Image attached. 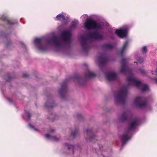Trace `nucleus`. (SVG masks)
Listing matches in <instances>:
<instances>
[{"label":"nucleus","mask_w":157,"mask_h":157,"mask_svg":"<svg viewBox=\"0 0 157 157\" xmlns=\"http://www.w3.org/2000/svg\"><path fill=\"white\" fill-rule=\"evenodd\" d=\"M125 60H124L123 61H122V63L123 65H122V66L121 67L120 70V71L121 73H124L126 71V68L125 67L124 65V62Z\"/></svg>","instance_id":"obj_17"},{"label":"nucleus","mask_w":157,"mask_h":157,"mask_svg":"<svg viewBox=\"0 0 157 157\" xmlns=\"http://www.w3.org/2000/svg\"><path fill=\"white\" fill-rule=\"evenodd\" d=\"M127 42H126V43H125L124 44V46H123V48L121 52V54H122L123 53V52L124 51L126 48V46H127Z\"/></svg>","instance_id":"obj_20"},{"label":"nucleus","mask_w":157,"mask_h":157,"mask_svg":"<svg viewBox=\"0 0 157 157\" xmlns=\"http://www.w3.org/2000/svg\"><path fill=\"white\" fill-rule=\"evenodd\" d=\"M65 145L68 148L71 149L72 152L73 151V149L74 148V146L73 145L68 144H66Z\"/></svg>","instance_id":"obj_19"},{"label":"nucleus","mask_w":157,"mask_h":157,"mask_svg":"<svg viewBox=\"0 0 157 157\" xmlns=\"http://www.w3.org/2000/svg\"><path fill=\"white\" fill-rule=\"evenodd\" d=\"M34 129L35 130V131H37V129H36V128H34Z\"/></svg>","instance_id":"obj_26"},{"label":"nucleus","mask_w":157,"mask_h":157,"mask_svg":"<svg viewBox=\"0 0 157 157\" xmlns=\"http://www.w3.org/2000/svg\"><path fill=\"white\" fill-rule=\"evenodd\" d=\"M147 51V48L146 47H144L142 49V51L143 53H145Z\"/></svg>","instance_id":"obj_21"},{"label":"nucleus","mask_w":157,"mask_h":157,"mask_svg":"<svg viewBox=\"0 0 157 157\" xmlns=\"http://www.w3.org/2000/svg\"><path fill=\"white\" fill-rule=\"evenodd\" d=\"M71 35V33L70 32L67 30L64 31L62 34L63 40L66 41L69 40Z\"/></svg>","instance_id":"obj_9"},{"label":"nucleus","mask_w":157,"mask_h":157,"mask_svg":"<svg viewBox=\"0 0 157 157\" xmlns=\"http://www.w3.org/2000/svg\"><path fill=\"white\" fill-rule=\"evenodd\" d=\"M153 80L156 83H157V78H154Z\"/></svg>","instance_id":"obj_24"},{"label":"nucleus","mask_w":157,"mask_h":157,"mask_svg":"<svg viewBox=\"0 0 157 157\" xmlns=\"http://www.w3.org/2000/svg\"><path fill=\"white\" fill-rule=\"evenodd\" d=\"M5 20H8V18L7 17H6Z\"/></svg>","instance_id":"obj_25"},{"label":"nucleus","mask_w":157,"mask_h":157,"mask_svg":"<svg viewBox=\"0 0 157 157\" xmlns=\"http://www.w3.org/2000/svg\"><path fill=\"white\" fill-rule=\"evenodd\" d=\"M152 74L157 75V70H156L155 71H152Z\"/></svg>","instance_id":"obj_22"},{"label":"nucleus","mask_w":157,"mask_h":157,"mask_svg":"<svg viewBox=\"0 0 157 157\" xmlns=\"http://www.w3.org/2000/svg\"><path fill=\"white\" fill-rule=\"evenodd\" d=\"M137 121L135 120L132 122L128 126L126 132L128 133H124L121 136V139L122 143H124L129 139L128 133L130 131L133 129L137 125Z\"/></svg>","instance_id":"obj_3"},{"label":"nucleus","mask_w":157,"mask_h":157,"mask_svg":"<svg viewBox=\"0 0 157 157\" xmlns=\"http://www.w3.org/2000/svg\"><path fill=\"white\" fill-rule=\"evenodd\" d=\"M147 110H148V109H147Z\"/></svg>","instance_id":"obj_31"},{"label":"nucleus","mask_w":157,"mask_h":157,"mask_svg":"<svg viewBox=\"0 0 157 157\" xmlns=\"http://www.w3.org/2000/svg\"><path fill=\"white\" fill-rule=\"evenodd\" d=\"M81 18L82 20H93L91 17H89L87 14H83L82 15Z\"/></svg>","instance_id":"obj_16"},{"label":"nucleus","mask_w":157,"mask_h":157,"mask_svg":"<svg viewBox=\"0 0 157 157\" xmlns=\"http://www.w3.org/2000/svg\"><path fill=\"white\" fill-rule=\"evenodd\" d=\"M127 32V29L126 28H122L120 29H117L116 31V33L121 37L125 36Z\"/></svg>","instance_id":"obj_7"},{"label":"nucleus","mask_w":157,"mask_h":157,"mask_svg":"<svg viewBox=\"0 0 157 157\" xmlns=\"http://www.w3.org/2000/svg\"><path fill=\"white\" fill-rule=\"evenodd\" d=\"M127 93V87L124 86L121 88L115 96V103L117 104L122 103Z\"/></svg>","instance_id":"obj_1"},{"label":"nucleus","mask_w":157,"mask_h":157,"mask_svg":"<svg viewBox=\"0 0 157 157\" xmlns=\"http://www.w3.org/2000/svg\"><path fill=\"white\" fill-rule=\"evenodd\" d=\"M95 76V74L93 72L90 71H88L85 75V77L87 79Z\"/></svg>","instance_id":"obj_15"},{"label":"nucleus","mask_w":157,"mask_h":157,"mask_svg":"<svg viewBox=\"0 0 157 157\" xmlns=\"http://www.w3.org/2000/svg\"><path fill=\"white\" fill-rule=\"evenodd\" d=\"M56 20H69L70 18V16L67 15L66 13L62 12L61 13H59L56 16Z\"/></svg>","instance_id":"obj_10"},{"label":"nucleus","mask_w":157,"mask_h":157,"mask_svg":"<svg viewBox=\"0 0 157 157\" xmlns=\"http://www.w3.org/2000/svg\"><path fill=\"white\" fill-rule=\"evenodd\" d=\"M85 27L88 29L101 28L100 25L97 24L94 20H86L85 23Z\"/></svg>","instance_id":"obj_5"},{"label":"nucleus","mask_w":157,"mask_h":157,"mask_svg":"<svg viewBox=\"0 0 157 157\" xmlns=\"http://www.w3.org/2000/svg\"><path fill=\"white\" fill-rule=\"evenodd\" d=\"M28 116H29V114L28 115Z\"/></svg>","instance_id":"obj_27"},{"label":"nucleus","mask_w":157,"mask_h":157,"mask_svg":"<svg viewBox=\"0 0 157 157\" xmlns=\"http://www.w3.org/2000/svg\"><path fill=\"white\" fill-rule=\"evenodd\" d=\"M146 99L143 97H137L133 101V104L137 106L144 107L146 105Z\"/></svg>","instance_id":"obj_4"},{"label":"nucleus","mask_w":157,"mask_h":157,"mask_svg":"<svg viewBox=\"0 0 157 157\" xmlns=\"http://www.w3.org/2000/svg\"><path fill=\"white\" fill-rule=\"evenodd\" d=\"M140 71L143 75H144L145 73V72L144 70L140 69Z\"/></svg>","instance_id":"obj_23"},{"label":"nucleus","mask_w":157,"mask_h":157,"mask_svg":"<svg viewBox=\"0 0 157 157\" xmlns=\"http://www.w3.org/2000/svg\"><path fill=\"white\" fill-rule=\"evenodd\" d=\"M117 77V74L114 72H108L105 74V78L108 80H113Z\"/></svg>","instance_id":"obj_8"},{"label":"nucleus","mask_w":157,"mask_h":157,"mask_svg":"<svg viewBox=\"0 0 157 157\" xmlns=\"http://www.w3.org/2000/svg\"><path fill=\"white\" fill-rule=\"evenodd\" d=\"M82 40V47L83 48H85V45L84 44L86 45V43L87 42V39L86 38H84L83 37H82L81 38Z\"/></svg>","instance_id":"obj_18"},{"label":"nucleus","mask_w":157,"mask_h":157,"mask_svg":"<svg viewBox=\"0 0 157 157\" xmlns=\"http://www.w3.org/2000/svg\"><path fill=\"white\" fill-rule=\"evenodd\" d=\"M45 137L48 139H50L56 142H57L60 140V138L59 137H57L56 136H51L49 134H46Z\"/></svg>","instance_id":"obj_12"},{"label":"nucleus","mask_w":157,"mask_h":157,"mask_svg":"<svg viewBox=\"0 0 157 157\" xmlns=\"http://www.w3.org/2000/svg\"><path fill=\"white\" fill-rule=\"evenodd\" d=\"M41 41V40L40 38H36L35 40V44L37 45V48L39 51L41 52L45 51L47 47L46 46L40 44Z\"/></svg>","instance_id":"obj_6"},{"label":"nucleus","mask_w":157,"mask_h":157,"mask_svg":"<svg viewBox=\"0 0 157 157\" xmlns=\"http://www.w3.org/2000/svg\"><path fill=\"white\" fill-rule=\"evenodd\" d=\"M99 35L97 33H91L89 36L90 38L94 39H97L98 38Z\"/></svg>","instance_id":"obj_13"},{"label":"nucleus","mask_w":157,"mask_h":157,"mask_svg":"<svg viewBox=\"0 0 157 157\" xmlns=\"http://www.w3.org/2000/svg\"><path fill=\"white\" fill-rule=\"evenodd\" d=\"M127 117V114L126 113H124L119 116L120 120L121 121L125 120Z\"/></svg>","instance_id":"obj_14"},{"label":"nucleus","mask_w":157,"mask_h":157,"mask_svg":"<svg viewBox=\"0 0 157 157\" xmlns=\"http://www.w3.org/2000/svg\"><path fill=\"white\" fill-rule=\"evenodd\" d=\"M72 135H73V136H74V134L73 135L72 134Z\"/></svg>","instance_id":"obj_28"},{"label":"nucleus","mask_w":157,"mask_h":157,"mask_svg":"<svg viewBox=\"0 0 157 157\" xmlns=\"http://www.w3.org/2000/svg\"><path fill=\"white\" fill-rule=\"evenodd\" d=\"M53 131H52V132H53V131H54V130H53Z\"/></svg>","instance_id":"obj_30"},{"label":"nucleus","mask_w":157,"mask_h":157,"mask_svg":"<svg viewBox=\"0 0 157 157\" xmlns=\"http://www.w3.org/2000/svg\"><path fill=\"white\" fill-rule=\"evenodd\" d=\"M127 82L129 84L133 85L140 89L143 92L146 90L147 88V85L140 81L132 77H130L127 79Z\"/></svg>","instance_id":"obj_2"},{"label":"nucleus","mask_w":157,"mask_h":157,"mask_svg":"<svg viewBox=\"0 0 157 157\" xmlns=\"http://www.w3.org/2000/svg\"><path fill=\"white\" fill-rule=\"evenodd\" d=\"M49 43H51L56 48H59L61 45L60 40L56 39L53 40L51 42H49Z\"/></svg>","instance_id":"obj_11"},{"label":"nucleus","mask_w":157,"mask_h":157,"mask_svg":"<svg viewBox=\"0 0 157 157\" xmlns=\"http://www.w3.org/2000/svg\"><path fill=\"white\" fill-rule=\"evenodd\" d=\"M9 22L10 23V22H11V21H9Z\"/></svg>","instance_id":"obj_29"}]
</instances>
